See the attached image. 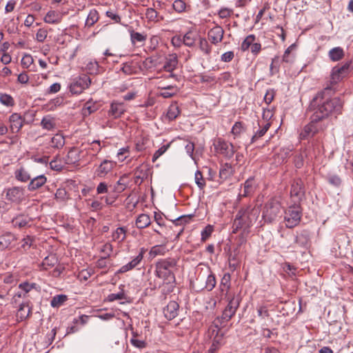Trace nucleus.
Masks as SVG:
<instances>
[{"mask_svg": "<svg viewBox=\"0 0 353 353\" xmlns=\"http://www.w3.org/2000/svg\"><path fill=\"white\" fill-rule=\"evenodd\" d=\"M219 330L216 331V335L212 341L211 347L209 349L210 353H214L223 345V334H218Z\"/></svg>", "mask_w": 353, "mask_h": 353, "instance_id": "obj_41", "label": "nucleus"}, {"mask_svg": "<svg viewBox=\"0 0 353 353\" xmlns=\"http://www.w3.org/2000/svg\"><path fill=\"white\" fill-rule=\"evenodd\" d=\"M9 121L10 123V128L12 132H18L23 126V119L17 113L11 114Z\"/></svg>", "mask_w": 353, "mask_h": 353, "instance_id": "obj_20", "label": "nucleus"}, {"mask_svg": "<svg viewBox=\"0 0 353 353\" xmlns=\"http://www.w3.org/2000/svg\"><path fill=\"white\" fill-rule=\"evenodd\" d=\"M254 178L250 177L243 183V193L239 194V199H241L242 197L250 196L254 193Z\"/></svg>", "mask_w": 353, "mask_h": 353, "instance_id": "obj_21", "label": "nucleus"}, {"mask_svg": "<svg viewBox=\"0 0 353 353\" xmlns=\"http://www.w3.org/2000/svg\"><path fill=\"white\" fill-rule=\"evenodd\" d=\"M179 259L168 257L161 259L154 264L155 276L162 280V291L163 294L173 292L176 286L175 273L179 270Z\"/></svg>", "mask_w": 353, "mask_h": 353, "instance_id": "obj_2", "label": "nucleus"}, {"mask_svg": "<svg viewBox=\"0 0 353 353\" xmlns=\"http://www.w3.org/2000/svg\"><path fill=\"white\" fill-rule=\"evenodd\" d=\"M127 176L123 174L113 187V191L116 193H121L125 190L128 185Z\"/></svg>", "mask_w": 353, "mask_h": 353, "instance_id": "obj_39", "label": "nucleus"}, {"mask_svg": "<svg viewBox=\"0 0 353 353\" xmlns=\"http://www.w3.org/2000/svg\"><path fill=\"white\" fill-rule=\"evenodd\" d=\"M16 236L11 232H6L0 236V250L8 248L11 243L16 240Z\"/></svg>", "mask_w": 353, "mask_h": 353, "instance_id": "obj_25", "label": "nucleus"}, {"mask_svg": "<svg viewBox=\"0 0 353 353\" xmlns=\"http://www.w3.org/2000/svg\"><path fill=\"white\" fill-rule=\"evenodd\" d=\"M224 34V30L219 26H216L208 31V37L212 44L220 43Z\"/></svg>", "mask_w": 353, "mask_h": 353, "instance_id": "obj_15", "label": "nucleus"}, {"mask_svg": "<svg viewBox=\"0 0 353 353\" xmlns=\"http://www.w3.org/2000/svg\"><path fill=\"white\" fill-rule=\"evenodd\" d=\"M199 49L207 56H210L212 48L208 43L205 38L199 37Z\"/></svg>", "mask_w": 353, "mask_h": 353, "instance_id": "obj_44", "label": "nucleus"}, {"mask_svg": "<svg viewBox=\"0 0 353 353\" xmlns=\"http://www.w3.org/2000/svg\"><path fill=\"white\" fill-rule=\"evenodd\" d=\"M145 14L149 21L157 22L159 21L158 12L154 8H147Z\"/></svg>", "mask_w": 353, "mask_h": 353, "instance_id": "obj_56", "label": "nucleus"}, {"mask_svg": "<svg viewBox=\"0 0 353 353\" xmlns=\"http://www.w3.org/2000/svg\"><path fill=\"white\" fill-rule=\"evenodd\" d=\"M310 125H311V128L313 130V133L316 134L321 131H323L325 129L326 126L322 123L321 121H314L313 119V117L310 116V122L309 123Z\"/></svg>", "mask_w": 353, "mask_h": 353, "instance_id": "obj_43", "label": "nucleus"}, {"mask_svg": "<svg viewBox=\"0 0 353 353\" xmlns=\"http://www.w3.org/2000/svg\"><path fill=\"white\" fill-rule=\"evenodd\" d=\"M168 250L165 245H156L152 246L149 251V258L153 259L157 256H164Z\"/></svg>", "mask_w": 353, "mask_h": 353, "instance_id": "obj_30", "label": "nucleus"}, {"mask_svg": "<svg viewBox=\"0 0 353 353\" xmlns=\"http://www.w3.org/2000/svg\"><path fill=\"white\" fill-rule=\"evenodd\" d=\"M315 134L313 133V130L311 128V125H310L309 123L304 127L303 131L300 134L301 139H306L309 137H312Z\"/></svg>", "mask_w": 353, "mask_h": 353, "instance_id": "obj_61", "label": "nucleus"}, {"mask_svg": "<svg viewBox=\"0 0 353 353\" xmlns=\"http://www.w3.org/2000/svg\"><path fill=\"white\" fill-rule=\"evenodd\" d=\"M126 229L124 227L117 228L112 234V239L119 243L122 242L126 237Z\"/></svg>", "mask_w": 353, "mask_h": 353, "instance_id": "obj_37", "label": "nucleus"}, {"mask_svg": "<svg viewBox=\"0 0 353 353\" xmlns=\"http://www.w3.org/2000/svg\"><path fill=\"white\" fill-rule=\"evenodd\" d=\"M294 47V44L290 46L284 52L283 55L282 61L286 63H292L294 60V56L291 54L292 48Z\"/></svg>", "mask_w": 353, "mask_h": 353, "instance_id": "obj_54", "label": "nucleus"}, {"mask_svg": "<svg viewBox=\"0 0 353 353\" xmlns=\"http://www.w3.org/2000/svg\"><path fill=\"white\" fill-rule=\"evenodd\" d=\"M351 62H346L341 66H334L331 71L330 79L327 83L324 91L334 89V86L347 76Z\"/></svg>", "mask_w": 353, "mask_h": 353, "instance_id": "obj_6", "label": "nucleus"}, {"mask_svg": "<svg viewBox=\"0 0 353 353\" xmlns=\"http://www.w3.org/2000/svg\"><path fill=\"white\" fill-rule=\"evenodd\" d=\"M128 32L130 35L131 43L133 45H135L137 43H143L147 39L146 34L135 32L132 28L128 30Z\"/></svg>", "mask_w": 353, "mask_h": 353, "instance_id": "obj_35", "label": "nucleus"}, {"mask_svg": "<svg viewBox=\"0 0 353 353\" xmlns=\"http://www.w3.org/2000/svg\"><path fill=\"white\" fill-rule=\"evenodd\" d=\"M193 216L194 214L182 215L175 219L172 221L176 225H184L186 223H189L191 221Z\"/></svg>", "mask_w": 353, "mask_h": 353, "instance_id": "obj_55", "label": "nucleus"}, {"mask_svg": "<svg viewBox=\"0 0 353 353\" xmlns=\"http://www.w3.org/2000/svg\"><path fill=\"white\" fill-rule=\"evenodd\" d=\"M30 222V219L28 216L19 214L12 220V223L14 227L19 228H23L27 227Z\"/></svg>", "mask_w": 353, "mask_h": 353, "instance_id": "obj_28", "label": "nucleus"}, {"mask_svg": "<svg viewBox=\"0 0 353 353\" xmlns=\"http://www.w3.org/2000/svg\"><path fill=\"white\" fill-rule=\"evenodd\" d=\"M279 57L276 56L272 59V63L270 66V70L271 74H274L279 71Z\"/></svg>", "mask_w": 353, "mask_h": 353, "instance_id": "obj_59", "label": "nucleus"}, {"mask_svg": "<svg viewBox=\"0 0 353 353\" xmlns=\"http://www.w3.org/2000/svg\"><path fill=\"white\" fill-rule=\"evenodd\" d=\"M194 180L197 186L202 190L205 186V181L201 171L197 170L194 174Z\"/></svg>", "mask_w": 353, "mask_h": 353, "instance_id": "obj_57", "label": "nucleus"}, {"mask_svg": "<svg viewBox=\"0 0 353 353\" xmlns=\"http://www.w3.org/2000/svg\"><path fill=\"white\" fill-rule=\"evenodd\" d=\"M91 83V80L89 77L83 75L77 79L70 85V90L73 94H80L85 89L88 88Z\"/></svg>", "mask_w": 353, "mask_h": 353, "instance_id": "obj_10", "label": "nucleus"}, {"mask_svg": "<svg viewBox=\"0 0 353 353\" xmlns=\"http://www.w3.org/2000/svg\"><path fill=\"white\" fill-rule=\"evenodd\" d=\"M216 283L215 276L213 274H210L206 279L205 288L208 291H211L214 288Z\"/></svg>", "mask_w": 353, "mask_h": 353, "instance_id": "obj_58", "label": "nucleus"}, {"mask_svg": "<svg viewBox=\"0 0 353 353\" xmlns=\"http://www.w3.org/2000/svg\"><path fill=\"white\" fill-rule=\"evenodd\" d=\"M99 109V105L92 100L88 101L82 108V114L84 117L89 116Z\"/></svg>", "mask_w": 353, "mask_h": 353, "instance_id": "obj_33", "label": "nucleus"}, {"mask_svg": "<svg viewBox=\"0 0 353 353\" xmlns=\"http://www.w3.org/2000/svg\"><path fill=\"white\" fill-rule=\"evenodd\" d=\"M310 232L307 230H303L297 232L294 243L299 247L306 248L310 243Z\"/></svg>", "mask_w": 353, "mask_h": 353, "instance_id": "obj_18", "label": "nucleus"}, {"mask_svg": "<svg viewBox=\"0 0 353 353\" xmlns=\"http://www.w3.org/2000/svg\"><path fill=\"white\" fill-rule=\"evenodd\" d=\"M14 174L15 179L22 183H26L31 179L29 171L23 166H20L15 170Z\"/></svg>", "mask_w": 353, "mask_h": 353, "instance_id": "obj_24", "label": "nucleus"}, {"mask_svg": "<svg viewBox=\"0 0 353 353\" xmlns=\"http://www.w3.org/2000/svg\"><path fill=\"white\" fill-rule=\"evenodd\" d=\"M229 266L232 270H234L239 265V260L237 257V254H230L228 258Z\"/></svg>", "mask_w": 353, "mask_h": 353, "instance_id": "obj_62", "label": "nucleus"}, {"mask_svg": "<svg viewBox=\"0 0 353 353\" xmlns=\"http://www.w3.org/2000/svg\"><path fill=\"white\" fill-rule=\"evenodd\" d=\"M116 165V162L105 159L96 169L95 174L99 177H104L112 170Z\"/></svg>", "mask_w": 353, "mask_h": 353, "instance_id": "obj_13", "label": "nucleus"}, {"mask_svg": "<svg viewBox=\"0 0 353 353\" xmlns=\"http://www.w3.org/2000/svg\"><path fill=\"white\" fill-rule=\"evenodd\" d=\"M258 125L259 129L256 130L254 135L251 139V142L254 143L257 141L259 139L261 138L269 130L271 126V123L270 121H259Z\"/></svg>", "mask_w": 353, "mask_h": 353, "instance_id": "obj_17", "label": "nucleus"}, {"mask_svg": "<svg viewBox=\"0 0 353 353\" xmlns=\"http://www.w3.org/2000/svg\"><path fill=\"white\" fill-rule=\"evenodd\" d=\"M230 274L229 273L225 274L221 280L219 286L220 290L222 293H225V294H228L230 288Z\"/></svg>", "mask_w": 353, "mask_h": 353, "instance_id": "obj_38", "label": "nucleus"}, {"mask_svg": "<svg viewBox=\"0 0 353 353\" xmlns=\"http://www.w3.org/2000/svg\"><path fill=\"white\" fill-rule=\"evenodd\" d=\"M121 71L125 75H131L136 72V67L132 61H128L122 64Z\"/></svg>", "mask_w": 353, "mask_h": 353, "instance_id": "obj_47", "label": "nucleus"}, {"mask_svg": "<svg viewBox=\"0 0 353 353\" xmlns=\"http://www.w3.org/2000/svg\"><path fill=\"white\" fill-rule=\"evenodd\" d=\"M65 145V139L62 134H56L50 141V146L53 148L60 149Z\"/></svg>", "mask_w": 353, "mask_h": 353, "instance_id": "obj_40", "label": "nucleus"}, {"mask_svg": "<svg viewBox=\"0 0 353 353\" xmlns=\"http://www.w3.org/2000/svg\"><path fill=\"white\" fill-rule=\"evenodd\" d=\"M6 199L10 203L20 204L25 200L26 190L21 186H13L5 190Z\"/></svg>", "mask_w": 353, "mask_h": 353, "instance_id": "obj_8", "label": "nucleus"}, {"mask_svg": "<svg viewBox=\"0 0 353 353\" xmlns=\"http://www.w3.org/2000/svg\"><path fill=\"white\" fill-rule=\"evenodd\" d=\"M19 307L17 312V316L21 321H23L31 314L32 307L30 305V301H23L19 305Z\"/></svg>", "mask_w": 353, "mask_h": 353, "instance_id": "obj_19", "label": "nucleus"}, {"mask_svg": "<svg viewBox=\"0 0 353 353\" xmlns=\"http://www.w3.org/2000/svg\"><path fill=\"white\" fill-rule=\"evenodd\" d=\"M126 111V106L124 103L114 101L111 103L108 110V116L114 119L119 118Z\"/></svg>", "mask_w": 353, "mask_h": 353, "instance_id": "obj_12", "label": "nucleus"}, {"mask_svg": "<svg viewBox=\"0 0 353 353\" xmlns=\"http://www.w3.org/2000/svg\"><path fill=\"white\" fill-rule=\"evenodd\" d=\"M37 285L35 283L23 282L19 285V289L27 295L32 290L37 289Z\"/></svg>", "mask_w": 353, "mask_h": 353, "instance_id": "obj_52", "label": "nucleus"}, {"mask_svg": "<svg viewBox=\"0 0 353 353\" xmlns=\"http://www.w3.org/2000/svg\"><path fill=\"white\" fill-rule=\"evenodd\" d=\"M151 223L150 217L146 214H141L136 219V226L139 229H144Z\"/></svg>", "mask_w": 353, "mask_h": 353, "instance_id": "obj_34", "label": "nucleus"}, {"mask_svg": "<svg viewBox=\"0 0 353 353\" xmlns=\"http://www.w3.org/2000/svg\"><path fill=\"white\" fill-rule=\"evenodd\" d=\"M0 103L7 107H13L15 104L13 97L6 93L0 94Z\"/></svg>", "mask_w": 353, "mask_h": 353, "instance_id": "obj_48", "label": "nucleus"}, {"mask_svg": "<svg viewBox=\"0 0 353 353\" xmlns=\"http://www.w3.org/2000/svg\"><path fill=\"white\" fill-rule=\"evenodd\" d=\"M178 65V58L176 54H169L165 58L163 65V70L166 72H172L174 70Z\"/></svg>", "mask_w": 353, "mask_h": 353, "instance_id": "obj_22", "label": "nucleus"}, {"mask_svg": "<svg viewBox=\"0 0 353 353\" xmlns=\"http://www.w3.org/2000/svg\"><path fill=\"white\" fill-rule=\"evenodd\" d=\"M304 183L301 179H296L293 181L290 189V197L294 203L301 204L305 197Z\"/></svg>", "mask_w": 353, "mask_h": 353, "instance_id": "obj_9", "label": "nucleus"}, {"mask_svg": "<svg viewBox=\"0 0 353 353\" xmlns=\"http://www.w3.org/2000/svg\"><path fill=\"white\" fill-rule=\"evenodd\" d=\"M213 145L216 153L228 159H231L234 154L235 151L233 144L221 138L215 139Z\"/></svg>", "mask_w": 353, "mask_h": 353, "instance_id": "obj_7", "label": "nucleus"}, {"mask_svg": "<svg viewBox=\"0 0 353 353\" xmlns=\"http://www.w3.org/2000/svg\"><path fill=\"white\" fill-rule=\"evenodd\" d=\"M67 296L64 294H59L54 296L50 301V305L52 307H60L66 300Z\"/></svg>", "mask_w": 353, "mask_h": 353, "instance_id": "obj_49", "label": "nucleus"}, {"mask_svg": "<svg viewBox=\"0 0 353 353\" xmlns=\"http://www.w3.org/2000/svg\"><path fill=\"white\" fill-rule=\"evenodd\" d=\"M198 37L196 34L193 33L192 32H188L183 36V43L186 46L192 47L196 41V39Z\"/></svg>", "mask_w": 353, "mask_h": 353, "instance_id": "obj_46", "label": "nucleus"}, {"mask_svg": "<svg viewBox=\"0 0 353 353\" xmlns=\"http://www.w3.org/2000/svg\"><path fill=\"white\" fill-rule=\"evenodd\" d=\"M327 181L331 185L335 188H339L343 182L342 179L337 174H329L327 176Z\"/></svg>", "mask_w": 353, "mask_h": 353, "instance_id": "obj_53", "label": "nucleus"}, {"mask_svg": "<svg viewBox=\"0 0 353 353\" xmlns=\"http://www.w3.org/2000/svg\"><path fill=\"white\" fill-rule=\"evenodd\" d=\"M41 127L47 130H53L56 128L55 119L50 115L45 116L41 121Z\"/></svg>", "mask_w": 353, "mask_h": 353, "instance_id": "obj_36", "label": "nucleus"}, {"mask_svg": "<svg viewBox=\"0 0 353 353\" xmlns=\"http://www.w3.org/2000/svg\"><path fill=\"white\" fill-rule=\"evenodd\" d=\"M345 55L344 50L341 47H335L328 52V57L332 61H339L341 60Z\"/></svg>", "mask_w": 353, "mask_h": 353, "instance_id": "obj_31", "label": "nucleus"}, {"mask_svg": "<svg viewBox=\"0 0 353 353\" xmlns=\"http://www.w3.org/2000/svg\"><path fill=\"white\" fill-rule=\"evenodd\" d=\"M134 175L137 179L143 180L147 177V170L143 165H140L134 170Z\"/></svg>", "mask_w": 353, "mask_h": 353, "instance_id": "obj_63", "label": "nucleus"}, {"mask_svg": "<svg viewBox=\"0 0 353 353\" xmlns=\"http://www.w3.org/2000/svg\"><path fill=\"white\" fill-rule=\"evenodd\" d=\"M145 253L144 248H141L139 254L133 259L130 262L128 263L123 265L117 272V274H123L128 271H130L134 268H136L139 263L141 262V261L143 259V254Z\"/></svg>", "mask_w": 353, "mask_h": 353, "instance_id": "obj_14", "label": "nucleus"}, {"mask_svg": "<svg viewBox=\"0 0 353 353\" xmlns=\"http://www.w3.org/2000/svg\"><path fill=\"white\" fill-rule=\"evenodd\" d=\"M302 216V208L301 204L294 203L290 205L284 210V222L286 228H293L298 225Z\"/></svg>", "mask_w": 353, "mask_h": 353, "instance_id": "obj_5", "label": "nucleus"}, {"mask_svg": "<svg viewBox=\"0 0 353 353\" xmlns=\"http://www.w3.org/2000/svg\"><path fill=\"white\" fill-rule=\"evenodd\" d=\"M47 181L46 177L43 174L39 175L32 179L28 185V189L30 191H34L42 187Z\"/></svg>", "mask_w": 353, "mask_h": 353, "instance_id": "obj_23", "label": "nucleus"}, {"mask_svg": "<svg viewBox=\"0 0 353 353\" xmlns=\"http://www.w3.org/2000/svg\"><path fill=\"white\" fill-rule=\"evenodd\" d=\"M239 305V301L238 299L232 298L230 299L229 303L225 310H223L222 315H221V319L225 321L228 322L230 321L232 317L235 314L236 311Z\"/></svg>", "mask_w": 353, "mask_h": 353, "instance_id": "obj_11", "label": "nucleus"}, {"mask_svg": "<svg viewBox=\"0 0 353 353\" xmlns=\"http://www.w3.org/2000/svg\"><path fill=\"white\" fill-rule=\"evenodd\" d=\"M57 262L56 257L53 255L46 256L42 263L41 267L43 270H48L50 267H53Z\"/></svg>", "mask_w": 353, "mask_h": 353, "instance_id": "obj_50", "label": "nucleus"}, {"mask_svg": "<svg viewBox=\"0 0 353 353\" xmlns=\"http://www.w3.org/2000/svg\"><path fill=\"white\" fill-rule=\"evenodd\" d=\"M256 40V37L254 34H250L243 40L241 43V49L243 51L248 50L250 48L252 47V44L254 43Z\"/></svg>", "mask_w": 353, "mask_h": 353, "instance_id": "obj_51", "label": "nucleus"}, {"mask_svg": "<svg viewBox=\"0 0 353 353\" xmlns=\"http://www.w3.org/2000/svg\"><path fill=\"white\" fill-rule=\"evenodd\" d=\"M99 19V13L97 10L92 9L85 21V25L88 27L92 26Z\"/></svg>", "mask_w": 353, "mask_h": 353, "instance_id": "obj_42", "label": "nucleus"}, {"mask_svg": "<svg viewBox=\"0 0 353 353\" xmlns=\"http://www.w3.org/2000/svg\"><path fill=\"white\" fill-rule=\"evenodd\" d=\"M245 131V126L241 121H236L233 125L231 133L234 135V138L239 137L241 133Z\"/></svg>", "mask_w": 353, "mask_h": 353, "instance_id": "obj_45", "label": "nucleus"}, {"mask_svg": "<svg viewBox=\"0 0 353 353\" xmlns=\"http://www.w3.org/2000/svg\"><path fill=\"white\" fill-rule=\"evenodd\" d=\"M259 210L256 206L248 205L242 207L236 214L233 222V233L242 229L244 232H248L249 229L256 222L259 216Z\"/></svg>", "mask_w": 353, "mask_h": 353, "instance_id": "obj_3", "label": "nucleus"}, {"mask_svg": "<svg viewBox=\"0 0 353 353\" xmlns=\"http://www.w3.org/2000/svg\"><path fill=\"white\" fill-rule=\"evenodd\" d=\"M179 114L180 110L178 103L176 102H173L168 107L165 117L168 121H173L179 115Z\"/></svg>", "mask_w": 353, "mask_h": 353, "instance_id": "obj_32", "label": "nucleus"}, {"mask_svg": "<svg viewBox=\"0 0 353 353\" xmlns=\"http://www.w3.org/2000/svg\"><path fill=\"white\" fill-rule=\"evenodd\" d=\"M213 226L208 225L201 232V241H205L212 234Z\"/></svg>", "mask_w": 353, "mask_h": 353, "instance_id": "obj_64", "label": "nucleus"}, {"mask_svg": "<svg viewBox=\"0 0 353 353\" xmlns=\"http://www.w3.org/2000/svg\"><path fill=\"white\" fill-rule=\"evenodd\" d=\"M325 91L318 92L310 103L313 112L312 117L314 121H323L332 114H341L344 101L340 97L324 99Z\"/></svg>", "mask_w": 353, "mask_h": 353, "instance_id": "obj_1", "label": "nucleus"}, {"mask_svg": "<svg viewBox=\"0 0 353 353\" xmlns=\"http://www.w3.org/2000/svg\"><path fill=\"white\" fill-rule=\"evenodd\" d=\"M234 170L231 164L225 163L221 165L219 170V178L225 181L233 175Z\"/></svg>", "mask_w": 353, "mask_h": 353, "instance_id": "obj_26", "label": "nucleus"}, {"mask_svg": "<svg viewBox=\"0 0 353 353\" xmlns=\"http://www.w3.org/2000/svg\"><path fill=\"white\" fill-rule=\"evenodd\" d=\"M179 309V305L176 301H170L163 310L165 317L169 321L174 319L178 315Z\"/></svg>", "mask_w": 353, "mask_h": 353, "instance_id": "obj_16", "label": "nucleus"}, {"mask_svg": "<svg viewBox=\"0 0 353 353\" xmlns=\"http://www.w3.org/2000/svg\"><path fill=\"white\" fill-rule=\"evenodd\" d=\"M283 207L281 201L276 197L268 200L262 210V219L266 223H272L282 216Z\"/></svg>", "mask_w": 353, "mask_h": 353, "instance_id": "obj_4", "label": "nucleus"}, {"mask_svg": "<svg viewBox=\"0 0 353 353\" xmlns=\"http://www.w3.org/2000/svg\"><path fill=\"white\" fill-rule=\"evenodd\" d=\"M173 9L180 13L184 12L186 8V3L183 0H175L172 3Z\"/></svg>", "mask_w": 353, "mask_h": 353, "instance_id": "obj_60", "label": "nucleus"}, {"mask_svg": "<svg viewBox=\"0 0 353 353\" xmlns=\"http://www.w3.org/2000/svg\"><path fill=\"white\" fill-rule=\"evenodd\" d=\"M80 150L77 148H72L68 152L65 161L67 164H75L80 160Z\"/></svg>", "mask_w": 353, "mask_h": 353, "instance_id": "obj_27", "label": "nucleus"}, {"mask_svg": "<svg viewBox=\"0 0 353 353\" xmlns=\"http://www.w3.org/2000/svg\"><path fill=\"white\" fill-rule=\"evenodd\" d=\"M61 14L54 10L48 11L44 17V21L51 24L59 23L61 21Z\"/></svg>", "mask_w": 353, "mask_h": 353, "instance_id": "obj_29", "label": "nucleus"}]
</instances>
